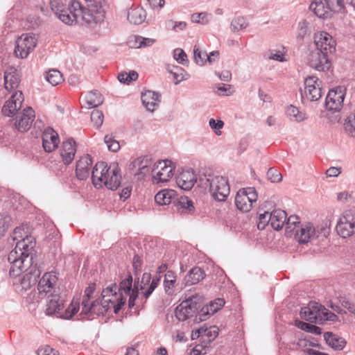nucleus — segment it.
Here are the masks:
<instances>
[{"instance_id": "473e14b6", "label": "nucleus", "mask_w": 355, "mask_h": 355, "mask_svg": "<svg viewBox=\"0 0 355 355\" xmlns=\"http://www.w3.org/2000/svg\"><path fill=\"white\" fill-rule=\"evenodd\" d=\"M295 236L300 243H307L315 237V228L311 223L302 225L300 232H297Z\"/></svg>"}, {"instance_id": "72a5a7b5", "label": "nucleus", "mask_w": 355, "mask_h": 355, "mask_svg": "<svg viewBox=\"0 0 355 355\" xmlns=\"http://www.w3.org/2000/svg\"><path fill=\"white\" fill-rule=\"evenodd\" d=\"M270 225L275 230H281L286 220V213L282 209H274L270 212Z\"/></svg>"}, {"instance_id": "052dcab7", "label": "nucleus", "mask_w": 355, "mask_h": 355, "mask_svg": "<svg viewBox=\"0 0 355 355\" xmlns=\"http://www.w3.org/2000/svg\"><path fill=\"white\" fill-rule=\"evenodd\" d=\"M321 316L322 323L325 320H329L332 322L338 320V316L334 313L329 311L323 306L322 307Z\"/></svg>"}, {"instance_id": "f257e3e1", "label": "nucleus", "mask_w": 355, "mask_h": 355, "mask_svg": "<svg viewBox=\"0 0 355 355\" xmlns=\"http://www.w3.org/2000/svg\"><path fill=\"white\" fill-rule=\"evenodd\" d=\"M87 8L85 9L78 0H70L67 8L58 0H52L50 6L52 11L64 24L75 23L97 24L105 18L103 0H85Z\"/></svg>"}, {"instance_id": "ddd939ff", "label": "nucleus", "mask_w": 355, "mask_h": 355, "mask_svg": "<svg viewBox=\"0 0 355 355\" xmlns=\"http://www.w3.org/2000/svg\"><path fill=\"white\" fill-rule=\"evenodd\" d=\"M151 163V159L148 156L140 157L130 164L128 169L137 180H141L148 173Z\"/></svg>"}, {"instance_id": "2eb2a0df", "label": "nucleus", "mask_w": 355, "mask_h": 355, "mask_svg": "<svg viewBox=\"0 0 355 355\" xmlns=\"http://www.w3.org/2000/svg\"><path fill=\"white\" fill-rule=\"evenodd\" d=\"M304 93L308 99L316 101L322 97V81L315 76H310L304 80Z\"/></svg>"}, {"instance_id": "f8f14e48", "label": "nucleus", "mask_w": 355, "mask_h": 355, "mask_svg": "<svg viewBox=\"0 0 355 355\" xmlns=\"http://www.w3.org/2000/svg\"><path fill=\"white\" fill-rule=\"evenodd\" d=\"M328 56L317 49L311 50L307 57L308 64L311 68L320 71L329 70L331 67V62Z\"/></svg>"}, {"instance_id": "6e6552de", "label": "nucleus", "mask_w": 355, "mask_h": 355, "mask_svg": "<svg viewBox=\"0 0 355 355\" xmlns=\"http://www.w3.org/2000/svg\"><path fill=\"white\" fill-rule=\"evenodd\" d=\"M257 193L254 187H247L239 189L235 196V205L242 212H248L252 208V205L257 200Z\"/></svg>"}, {"instance_id": "37998d69", "label": "nucleus", "mask_w": 355, "mask_h": 355, "mask_svg": "<svg viewBox=\"0 0 355 355\" xmlns=\"http://www.w3.org/2000/svg\"><path fill=\"white\" fill-rule=\"evenodd\" d=\"M300 223V218L296 215H291L288 218L286 217L285 223L286 232L288 236H291L293 232L298 227Z\"/></svg>"}, {"instance_id": "e2e57ef3", "label": "nucleus", "mask_w": 355, "mask_h": 355, "mask_svg": "<svg viewBox=\"0 0 355 355\" xmlns=\"http://www.w3.org/2000/svg\"><path fill=\"white\" fill-rule=\"evenodd\" d=\"M300 328L302 330L315 335H320L321 334V329L319 327L306 322H302Z\"/></svg>"}, {"instance_id": "f704fd0d", "label": "nucleus", "mask_w": 355, "mask_h": 355, "mask_svg": "<svg viewBox=\"0 0 355 355\" xmlns=\"http://www.w3.org/2000/svg\"><path fill=\"white\" fill-rule=\"evenodd\" d=\"M310 9L320 18L327 17L331 11L325 0H314L310 5Z\"/></svg>"}, {"instance_id": "603ef678", "label": "nucleus", "mask_w": 355, "mask_h": 355, "mask_svg": "<svg viewBox=\"0 0 355 355\" xmlns=\"http://www.w3.org/2000/svg\"><path fill=\"white\" fill-rule=\"evenodd\" d=\"M329 8L333 12H342L345 10L343 0H325Z\"/></svg>"}, {"instance_id": "338daca9", "label": "nucleus", "mask_w": 355, "mask_h": 355, "mask_svg": "<svg viewBox=\"0 0 355 355\" xmlns=\"http://www.w3.org/2000/svg\"><path fill=\"white\" fill-rule=\"evenodd\" d=\"M330 232V229L327 227V224L321 225L318 226L315 229V236L316 237L322 236L327 237Z\"/></svg>"}, {"instance_id": "6ab92c4d", "label": "nucleus", "mask_w": 355, "mask_h": 355, "mask_svg": "<svg viewBox=\"0 0 355 355\" xmlns=\"http://www.w3.org/2000/svg\"><path fill=\"white\" fill-rule=\"evenodd\" d=\"M322 306L317 302H311L307 306L302 308L300 316L302 318L312 323L322 324L321 311Z\"/></svg>"}, {"instance_id": "c85d7f7f", "label": "nucleus", "mask_w": 355, "mask_h": 355, "mask_svg": "<svg viewBox=\"0 0 355 355\" xmlns=\"http://www.w3.org/2000/svg\"><path fill=\"white\" fill-rule=\"evenodd\" d=\"M160 95L155 92L148 90L141 94L143 105L147 110L153 112L159 106Z\"/></svg>"}, {"instance_id": "a211bd4d", "label": "nucleus", "mask_w": 355, "mask_h": 355, "mask_svg": "<svg viewBox=\"0 0 355 355\" xmlns=\"http://www.w3.org/2000/svg\"><path fill=\"white\" fill-rule=\"evenodd\" d=\"M34 118V110L31 107H28L22 112L17 114L15 119L14 125L19 132H26L31 128Z\"/></svg>"}, {"instance_id": "5fc2aeb1", "label": "nucleus", "mask_w": 355, "mask_h": 355, "mask_svg": "<svg viewBox=\"0 0 355 355\" xmlns=\"http://www.w3.org/2000/svg\"><path fill=\"white\" fill-rule=\"evenodd\" d=\"M11 218L8 215L0 214V238L2 237L10 226Z\"/></svg>"}, {"instance_id": "1a4fd4ad", "label": "nucleus", "mask_w": 355, "mask_h": 355, "mask_svg": "<svg viewBox=\"0 0 355 355\" xmlns=\"http://www.w3.org/2000/svg\"><path fill=\"white\" fill-rule=\"evenodd\" d=\"M200 304L197 302V297H191L182 301L175 310V315L179 321H186L197 315Z\"/></svg>"}, {"instance_id": "a19ab883", "label": "nucleus", "mask_w": 355, "mask_h": 355, "mask_svg": "<svg viewBox=\"0 0 355 355\" xmlns=\"http://www.w3.org/2000/svg\"><path fill=\"white\" fill-rule=\"evenodd\" d=\"M79 309V300L73 299L66 310L64 312H62V314L60 315V318L63 319H70L78 312Z\"/></svg>"}, {"instance_id": "3c124183", "label": "nucleus", "mask_w": 355, "mask_h": 355, "mask_svg": "<svg viewBox=\"0 0 355 355\" xmlns=\"http://www.w3.org/2000/svg\"><path fill=\"white\" fill-rule=\"evenodd\" d=\"M104 141L106 144L109 150L112 152H116L120 148V145L118 141L114 139L112 135H105Z\"/></svg>"}, {"instance_id": "39448f33", "label": "nucleus", "mask_w": 355, "mask_h": 355, "mask_svg": "<svg viewBox=\"0 0 355 355\" xmlns=\"http://www.w3.org/2000/svg\"><path fill=\"white\" fill-rule=\"evenodd\" d=\"M198 182L200 187L205 188L209 187L210 193L217 201L225 200L230 194V188L228 180L223 176H200Z\"/></svg>"}, {"instance_id": "0e129e2a", "label": "nucleus", "mask_w": 355, "mask_h": 355, "mask_svg": "<svg viewBox=\"0 0 355 355\" xmlns=\"http://www.w3.org/2000/svg\"><path fill=\"white\" fill-rule=\"evenodd\" d=\"M204 336H207L209 340H214L218 334V328L215 326L209 327V328L203 327Z\"/></svg>"}, {"instance_id": "13d9d810", "label": "nucleus", "mask_w": 355, "mask_h": 355, "mask_svg": "<svg viewBox=\"0 0 355 355\" xmlns=\"http://www.w3.org/2000/svg\"><path fill=\"white\" fill-rule=\"evenodd\" d=\"M211 15L206 12L194 13L191 15V21L195 23L205 24L208 23V17Z\"/></svg>"}, {"instance_id": "9b49d317", "label": "nucleus", "mask_w": 355, "mask_h": 355, "mask_svg": "<svg viewBox=\"0 0 355 355\" xmlns=\"http://www.w3.org/2000/svg\"><path fill=\"white\" fill-rule=\"evenodd\" d=\"M58 277L55 272H49L44 273L40 279L37 285L39 295L43 297L52 294H56Z\"/></svg>"}, {"instance_id": "a878e982", "label": "nucleus", "mask_w": 355, "mask_h": 355, "mask_svg": "<svg viewBox=\"0 0 355 355\" xmlns=\"http://www.w3.org/2000/svg\"><path fill=\"white\" fill-rule=\"evenodd\" d=\"M60 156L64 164H69L74 159L76 153V143L72 138L63 141L60 150Z\"/></svg>"}, {"instance_id": "4be33fe9", "label": "nucleus", "mask_w": 355, "mask_h": 355, "mask_svg": "<svg viewBox=\"0 0 355 355\" xmlns=\"http://www.w3.org/2000/svg\"><path fill=\"white\" fill-rule=\"evenodd\" d=\"M23 272H24V274L20 279V285L22 289L26 291L35 284L37 279L40 275V272L36 268L35 266H33V263L30 267L23 269L19 276ZM11 276L14 277L13 275ZM17 277H18V275Z\"/></svg>"}, {"instance_id": "de8ad7c7", "label": "nucleus", "mask_w": 355, "mask_h": 355, "mask_svg": "<svg viewBox=\"0 0 355 355\" xmlns=\"http://www.w3.org/2000/svg\"><path fill=\"white\" fill-rule=\"evenodd\" d=\"M207 53L200 49L198 44H196L193 47L194 61L198 65L202 66L206 63Z\"/></svg>"}, {"instance_id": "dca6fc26", "label": "nucleus", "mask_w": 355, "mask_h": 355, "mask_svg": "<svg viewBox=\"0 0 355 355\" xmlns=\"http://www.w3.org/2000/svg\"><path fill=\"white\" fill-rule=\"evenodd\" d=\"M315 49L328 55L331 54L336 49V41L327 32H320L314 35Z\"/></svg>"}, {"instance_id": "774afa93", "label": "nucleus", "mask_w": 355, "mask_h": 355, "mask_svg": "<svg viewBox=\"0 0 355 355\" xmlns=\"http://www.w3.org/2000/svg\"><path fill=\"white\" fill-rule=\"evenodd\" d=\"M164 286L165 292L168 295H171L174 292V288L176 286V280L164 281Z\"/></svg>"}, {"instance_id": "ea45409f", "label": "nucleus", "mask_w": 355, "mask_h": 355, "mask_svg": "<svg viewBox=\"0 0 355 355\" xmlns=\"http://www.w3.org/2000/svg\"><path fill=\"white\" fill-rule=\"evenodd\" d=\"M175 192L171 189H163L159 191L155 196V202L160 205H169L175 197Z\"/></svg>"}, {"instance_id": "aec40b11", "label": "nucleus", "mask_w": 355, "mask_h": 355, "mask_svg": "<svg viewBox=\"0 0 355 355\" xmlns=\"http://www.w3.org/2000/svg\"><path fill=\"white\" fill-rule=\"evenodd\" d=\"M23 101L22 92L21 91L15 92L3 106V114L7 116L15 115L21 108Z\"/></svg>"}, {"instance_id": "09e8293b", "label": "nucleus", "mask_w": 355, "mask_h": 355, "mask_svg": "<svg viewBox=\"0 0 355 355\" xmlns=\"http://www.w3.org/2000/svg\"><path fill=\"white\" fill-rule=\"evenodd\" d=\"M169 73L173 75L174 83L175 85L179 84L186 78L184 76V70L180 67H173L172 69H169Z\"/></svg>"}, {"instance_id": "864d4df0", "label": "nucleus", "mask_w": 355, "mask_h": 355, "mask_svg": "<svg viewBox=\"0 0 355 355\" xmlns=\"http://www.w3.org/2000/svg\"><path fill=\"white\" fill-rule=\"evenodd\" d=\"M270 212L264 211L263 214H260L259 216L258 223H257V228L259 230H264L265 227L270 223Z\"/></svg>"}, {"instance_id": "680f3d73", "label": "nucleus", "mask_w": 355, "mask_h": 355, "mask_svg": "<svg viewBox=\"0 0 355 355\" xmlns=\"http://www.w3.org/2000/svg\"><path fill=\"white\" fill-rule=\"evenodd\" d=\"M209 125L210 128L215 131V133L217 135H221V131L220 130L223 128L224 125V122L222 120H218L216 121L214 119L211 118L209 121Z\"/></svg>"}, {"instance_id": "20e7f679", "label": "nucleus", "mask_w": 355, "mask_h": 355, "mask_svg": "<svg viewBox=\"0 0 355 355\" xmlns=\"http://www.w3.org/2000/svg\"><path fill=\"white\" fill-rule=\"evenodd\" d=\"M118 286L112 284L104 288L101 293V299L99 302V309L102 311L101 315L107 313L113 309L114 313H118L126 302V297L122 293L117 291Z\"/></svg>"}, {"instance_id": "4d7b16f0", "label": "nucleus", "mask_w": 355, "mask_h": 355, "mask_svg": "<svg viewBox=\"0 0 355 355\" xmlns=\"http://www.w3.org/2000/svg\"><path fill=\"white\" fill-rule=\"evenodd\" d=\"M267 178L271 182H279L282 180V174L274 168L268 169L267 172Z\"/></svg>"}, {"instance_id": "0eeeda50", "label": "nucleus", "mask_w": 355, "mask_h": 355, "mask_svg": "<svg viewBox=\"0 0 355 355\" xmlns=\"http://www.w3.org/2000/svg\"><path fill=\"white\" fill-rule=\"evenodd\" d=\"M175 166L168 159L159 161L152 171L153 182L156 184L168 182L173 176Z\"/></svg>"}, {"instance_id": "f03ea898", "label": "nucleus", "mask_w": 355, "mask_h": 355, "mask_svg": "<svg viewBox=\"0 0 355 355\" xmlns=\"http://www.w3.org/2000/svg\"><path fill=\"white\" fill-rule=\"evenodd\" d=\"M11 239L17 242L8 257L10 264L9 274L17 276L23 269L30 267L33 263L34 243L32 236L28 235V232L23 227H16Z\"/></svg>"}, {"instance_id": "cd10ccee", "label": "nucleus", "mask_w": 355, "mask_h": 355, "mask_svg": "<svg viewBox=\"0 0 355 355\" xmlns=\"http://www.w3.org/2000/svg\"><path fill=\"white\" fill-rule=\"evenodd\" d=\"M225 304V300L222 298H218L214 302H211L209 305L207 307H203L201 309V313L194 318L196 322H199L207 320V318L216 313L218 309L223 307Z\"/></svg>"}, {"instance_id": "423d86ee", "label": "nucleus", "mask_w": 355, "mask_h": 355, "mask_svg": "<svg viewBox=\"0 0 355 355\" xmlns=\"http://www.w3.org/2000/svg\"><path fill=\"white\" fill-rule=\"evenodd\" d=\"M37 43V37L33 33L22 34L15 42V55L24 59L34 50Z\"/></svg>"}, {"instance_id": "5701e85b", "label": "nucleus", "mask_w": 355, "mask_h": 355, "mask_svg": "<svg viewBox=\"0 0 355 355\" xmlns=\"http://www.w3.org/2000/svg\"><path fill=\"white\" fill-rule=\"evenodd\" d=\"M60 143L58 133L51 128H46L42 134V146L46 152L55 150Z\"/></svg>"}, {"instance_id": "a18cd8bd", "label": "nucleus", "mask_w": 355, "mask_h": 355, "mask_svg": "<svg viewBox=\"0 0 355 355\" xmlns=\"http://www.w3.org/2000/svg\"><path fill=\"white\" fill-rule=\"evenodd\" d=\"M286 114L292 120L297 122H301L306 119L305 114L292 105L287 107Z\"/></svg>"}, {"instance_id": "393cba45", "label": "nucleus", "mask_w": 355, "mask_h": 355, "mask_svg": "<svg viewBox=\"0 0 355 355\" xmlns=\"http://www.w3.org/2000/svg\"><path fill=\"white\" fill-rule=\"evenodd\" d=\"M197 182L196 175L192 169L183 170L176 177V183L183 190H190Z\"/></svg>"}, {"instance_id": "7c9ffc66", "label": "nucleus", "mask_w": 355, "mask_h": 355, "mask_svg": "<svg viewBox=\"0 0 355 355\" xmlns=\"http://www.w3.org/2000/svg\"><path fill=\"white\" fill-rule=\"evenodd\" d=\"M20 78L17 70L15 68L8 69L4 73V87L8 92L17 88Z\"/></svg>"}, {"instance_id": "8fccbe9b", "label": "nucleus", "mask_w": 355, "mask_h": 355, "mask_svg": "<svg viewBox=\"0 0 355 355\" xmlns=\"http://www.w3.org/2000/svg\"><path fill=\"white\" fill-rule=\"evenodd\" d=\"M248 26V23L245 18L239 17L234 19L230 25L232 31L236 32L245 28Z\"/></svg>"}, {"instance_id": "79ce46f5", "label": "nucleus", "mask_w": 355, "mask_h": 355, "mask_svg": "<svg viewBox=\"0 0 355 355\" xmlns=\"http://www.w3.org/2000/svg\"><path fill=\"white\" fill-rule=\"evenodd\" d=\"M45 79L53 86H56L63 80L62 73L57 69H51L45 74Z\"/></svg>"}, {"instance_id": "49530a36", "label": "nucleus", "mask_w": 355, "mask_h": 355, "mask_svg": "<svg viewBox=\"0 0 355 355\" xmlns=\"http://www.w3.org/2000/svg\"><path fill=\"white\" fill-rule=\"evenodd\" d=\"M309 33V22L302 20L298 22L296 32V38L298 41H303L304 37Z\"/></svg>"}, {"instance_id": "9d476101", "label": "nucleus", "mask_w": 355, "mask_h": 355, "mask_svg": "<svg viewBox=\"0 0 355 355\" xmlns=\"http://www.w3.org/2000/svg\"><path fill=\"white\" fill-rule=\"evenodd\" d=\"M336 231L344 239L355 235V214L349 210L345 211L337 223Z\"/></svg>"}, {"instance_id": "7ed1b4c3", "label": "nucleus", "mask_w": 355, "mask_h": 355, "mask_svg": "<svg viewBox=\"0 0 355 355\" xmlns=\"http://www.w3.org/2000/svg\"><path fill=\"white\" fill-rule=\"evenodd\" d=\"M117 163L108 166L105 162H98L92 171V182L95 187L103 185L110 190H116L121 184V175Z\"/></svg>"}, {"instance_id": "69168bd1", "label": "nucleus", "mask_w": 355, "mask_h": 355, "mask_svg": "<svg viewBox=\"0 0 355 355\" xmlns=\"http://www.w3.org/2000/svg\"><path fill=\"white\" fill-rule=\"evenodd\" d=\"M37 355H59L55 349L49 345L42 346L37 351Z\"/></svg>"}, {"instance_id": "e433bc0d", "label": "nucleus", "mask_w": 355, "mask_h": 355, "mask_svg": "<svg viewBox=\"0 0 355 355\" xmlns=\"http://www.w3.org/2000/svg\"><path fill=\"white\" fill-rule=\"evenodd\" d=\"M146 17V11L141 7L131 8L128 12V19L133 24H141Z\"/></svg>"}, {"instance_id": "f3484780", "label": "nucleus", "mask_w": 355, "mask_h": 355, "mask_svg": "<svg viewBox=\"0 0 355 355\" xmlns=\"http://www.w3.org/2000/svg\"><path fill=\"white\" fill-rule=\"evenodd\" d=\"M344 98L345 92L341 87L330 90L325 101L327 109L332 112L340 111L343 107Z\"/></svg>"}, {"instance_id": "4c0bfd02", "label": "nucleus", "mask_w": 355, "mask_h": 355, "mask_svg": "<svg viewBox=\"0 0 355 355\" xmlns=\"http://www.w3.org/2000/svg\"><path fill=\"white\" fill-rule=\"evenodd\" d=\"M324 338L328 345L336 350L343 349L346 345V341L344 338L338 337L331 332H325Z\"/></svg>"}, {"instance_id": "bb28decb", "label": "nucleus", "mask_w": 355, "mask_h": 355, "mask_svg": "<svg viewBox=\"0 0 355 355\" xmlns=\"http://www.w3.org/2000/svg\"><path fill=\"white\" fill-rule=\"evenodd\" d=\"M92 160L89 155L81 157L76 162V174L78 179L86 180L90 173Z\"/></svg>"}, {"instance_id": "c03bdc74", "label": "nucleus", "mask_w": 355, "mask_h": 355, "mask_svg": "<svg viewBox=\"0 0 355 355\" xmlns=\"http://www.w3.org/2000/svg\"><path fill=\"white\" fill-rule=\"evenodd\" d=\"M344 129L348 135L355 137V110L346 118Z\"/></svg>"}, {"instance_id": "412c9836", "label": "nucleus", "mask_w": 355, "mask_h": 355, "mask_svg": "<svg viewBox=\"0 0 355 355\" xmlns=\"http://www.w3.org/2000/svg\"><path fill=\"white\" fill-rule=\"evenodd\" d=\"M159 277L151 278V275L148 272H144L142 275L140 284L138 283L139 290H141V295L145 300H147L154 290L157 288Z\"/></svg>"}, {"instance_id": "6e6d98bb", "label": "nucleus", "mask_w": 355, "mask_h": 355, "mask_svg": "<svg viewBox=\"0 0 355 355\" xmlns=\"http://www.w3.org/2000/svg\"><path fill=\"white\" fill-rule=\"evenodd\" d=\"M103 114L101 110H94L91 114V120L96 128L101 126L103 122Z\"/></svg>"}, {"instance_id": "c9c22d12", "label": "nucleus", "mask_w": 355, "mask_h": 355, "mask_svg": "<svg viewBox=\"0 0 355 355\" xmlns=\"http://www.w3.org/2000/svg\"><path fill=\"white\" fill-rule=\"evenodd\" d=\"M205 277L204 271L199 267L193 268L184 279L185 286H191L198 283Z\"/></svg>"}, {"instance_id": "b1692460", "label": "nucleus", "mask_w": 355, "mask_h": 355, "mask_svg": "<svg viewBox=\"0 0 355 355\" xmlns=\"http://www.w3.org/2000/svg\"><path fill=\"white\" fill-rule=\"evenodd\" d=\"M64 307V300L58 294H52L47 297L45 313L48 315H56L60 318L61 310Z\"/></svg>"}, {"instance_id": "2f4dec72", "label": "nucleus", "mask_w": 355, "mask_h": 355, "mask_svg": "<svg viewBox=\"0 0 355 355\" xmlns=\"http://www.w3.org/2000/svg\"><path fill=\"white\" fill-rule=\"evenodd\" d=\"M92 297H83L82 300V309L80 315H87L88 314H96L98 315H101L102 311L99 309V301H91Z\"/></svg>"}, {"instance_id": "58836bf2", "label": "nucleus", "mask_w": 355, "mask_h": 355, "mask_svg": "<svg viewBox=\"0 0 355 355\" xmlns=\"http://www.w3.org/2000/svg\"><path fill=\"white\" fill-rule=\"evenodd\" d=\"M155 42V40L152 38H146L139 35H133L130 37L128 44L132 48H142L150 46Z\"/></svg>"}, {"instance_id": "4468645a", "label": "nucleus", "mask_w": 355, "mask_h": 355, "mask_svg": "<svg viewBox=\"0 0 355 355\" xmlns=\"http://www.w3.org/2000/svg\"><path fill=\"white\" fill-rule=\"evenodd\" d=\"M132 277L131 275H128V277L123 279L118 286L117 291L129 296L128 307L132 309L135 305V300L139 297V286L138 283H135L134 288H132Z\"/></svg>"}, {"instance_id": "c756f323", "label": "nucleus", "mask_w": 355, "mask_h": 355, "mask_svg": "<svg viewBox=\"0 0 355 355\" xmlns=\"http://www.w3.org/2000/svg\"><path fill=\"white\" fill-rule=\"evenodd\" d=\"M103 102V98L102 95L96 90L89 92L81 99L82 107L87 109L98 107L101 105Z\"/></svg>"}, {"instance_id": "bf43d9fd", "label": "nucleus", "mask_w": 355, "mask_h": 355, "mask_svg": "<svg viewBox=\"0 0 355 355\" xmlns=\"http://www.w3.org/2000/svg\"><path fill=\"white\" fill-rule=\"evenodd\" d=\"M173 57L178 63L182 64H185L188 61L187 54L181 49H176L174 50Z\"/></svg>"}]
</instances>
